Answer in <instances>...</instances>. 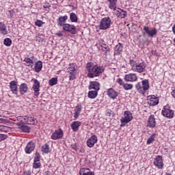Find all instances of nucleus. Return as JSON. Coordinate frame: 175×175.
<instances>
[{
  "instance_id": "nucleus-7",
  "label": "nucleus",
  "mask_w": 175,
  "mask_h": 175,
  "mask_svg": "<svg viewBox=\"0 0 175 175\" xmlns=\"http://www.w3.org/2000/svg\"><path fill=\"white\" fill-rule=\"evenodd\" d=\"M63 137L64 132L62 131V129H59L52 133L51 139H52V140H59V139H62Z\"/></svg>"
},
{
  "instance_id": "nucleus-46",
  "label": "nucleus",
  "mask_w": 175,
  "mask_h": 175,
  "mask_svg": "<svg viewBox=\"0 0 175 175\" xmlns=\"http://www.w3.org/2000/svg\"><path fill=\"white\" fill-rule=\"evenodd\" d=\"M16 125L19 126V129L23 128V126H24V122H23V120H21V122H18Z\"/></svg>"
},
{
  "instance_id": "nucleus-31",
  "label": "nucleus",
  "mask_w": 175,
  "mask_h": 175,
  "mask_svg": "<svg viewBox=\"0 0 175 175\" xmlns=\"http://www.w3.org/2000/svg\"><path fill=\"white\" fill-rule=\"evenodd\" d=\"M109 5V9H111V10H116V8H117V0H107Z\"/></svg>"
},
{
  "instance_id": "nucleus-25",
  "label": "nucleus",
  "mask_w": 175,
  "mask_h": 175,
  "mask_svg": "<svg viewBox=\"0 0 175 175\" xmlns=\"http://www.w3.org/2000/svg\"><path fill=\"white\" fill-rule=\"evenodd\" d=\"M107 95L111 98V99H116L117 96H118V93H117L114 89L110 88L107 91Z\"/></svg>"
},
{
  "instance_id": "nucleus-10",
  "label": "nucleus",
  "mask_w": 175,
  "mask_h": 175,
  "mask_svg": "<svg viewBox=\"0 0 175 175\" xmlns=\"http://www.w3.org/2000/svg\"><path fill=\"white\" fill-rule=\"evenodd\" d=\"M33 91H34V95L39 96V91H40V82L38 79H33Z\"/></svg>"
},
{
  "instance_id": "nucleus-29",
  "label": "nucleus",
  "mask_w": 175,
  "mask_h": 175,
  "mask_svg": "<svg viewBox=\"0 0 175 175\" xmlns=\"http://www.w3.org/2000/svg\"><path fill=\"white\" fill-rule=\"evenodd\" d=\"M42 68H43V64L41 61H38L34 66L35 72L39 73L42 70Z\"/></svg>"
},
{
  "instance_id": "nucleus-26",
  "label": "nucleus",
  "mask_w": 175,
  "mask_h": 175,
  "mask_svg": "<svg viewBox=\"0 0 175 175\" xmlns=\"http://www.w3.org/2000/svg\"><path fill=\"white\" fill-rule=\"evenodd\" d=\"M79 174L80 175H95L94 172L90 171V169L86 167L81 168L79 171Z\"/></svg>"
},
{
  "instance_id": "nucleus-17",
  "label": "nucleus",
  "mask_w": 175,
  "mask_h": 175,
  "mask_svg": "<svg viewBox=\"0 0 175 175\" xmlns=\"http://www.w3.org/2000/svg\"><path fill=\"white\" fill-rule=\"evenodd\" d=\"M144 31H145L147 35H148V36H150V38H152L153 36H154V35H157L158 32L157 29L154 28L153 29L150 30V28L146 26L144 27Z\"/></svg>"
},
{
  "instance_id": "nucleus-47",
  "label": "nucleus",
  "mask_w": 175,
  "mask_h": 175,
  "mask_svg": "<svg viewBox=\"0 0 175 175\" xmlns=\"http://www.w3.org/2000/svg\"><path fill=\"white\" fill-rule=\"evenodd\" d=\"M118 84H120V85H122V87L124 86V84H125V83H124V81H122V79H118Z\"/></svg>"
},
{
  "instance_id": "nucleus-16",
  "label": "nucleus",
  "mask_w": 175,
  "mask_h": 175,
  "mask_svg": "<svg viewBox=\"0 0 175 175\" xmlns=\"http://www.w3.org/2000/svg\"><path fill=\"white\" fill-rule=\"evenodd\" d=\"M10 90L12 91V94L17 95V94L18 92V89L17 87V82H16V81H12L10 83Z\"/></svg>"
},
{
  "instance_id": "nucleus-24",
  "label": "nucleus",
  "mask_w": 175,
  "mask_h": 175,
  "mask_svg": "<svg viewBox=\"0 0 175 175\" xmlns=\"http://www.w3.org/2000/svg\"><path fill=\"white\" fill-rule=\"evenodd\" d=\"M28 91V85H27V83H22L21 84V85L19 86V92L21 94V95H24V94H27Z\"/></svg>"
},
{
  "instance_id": "nucleus-13",
  "label": "nucleus",
  "mask_w": 175,
  "mask_h": 175,
  "mask_svg": "<svg viewBox=\"0 0 175 175\" xmlns=\"http://www.w3.org/2000/svg\"><path fill=\"white\" fill-rule=\"evenodd\" d=\"M98 143V137L96 135H92L90 138L87 140V146L92 148L95 144Z\"/></svg>"
},
{
  "instance_id": "nucleus-1",
  "label": "nucleus",
  "mask_w": 175,
  "mask_h": 175,
  "mask_svg": "<svg viewBox=\"0 0 175 175\" xmlns=\"http://www.w3.org/2000/svg\"><path fill=\"white\" fill-rule=\"evenodd\" d=\"M86 68L88 71V77H89L90 79L98 77L99 75L105 72V68H103V66H98L96 65H94V64L91 62L86 64Z\"/></svg>"
},
{
  "instance_id": "nucleus-4",
  "label": "nucleus",
  "mask_w": 175,
  "mask_h": 175,
  "mask_svg": "<svg viewBox=\"0 0 175 175\" xmlns=\"http://www.w3.org/2000/svg\"><path fill=\"white\" fill-rule=\"evenodd\" d=\"M133 120V116H132V113L129 111H126L124 113V117L121 118L120 119V126L122 128V126H125L126 124H129V122H131Z\"/></svg>"
},
{
  "instance_id": "nucleus-30",
  "label": "nucleus",
  "mask_w": 175,
  "mask_h": 175,
  "mask_svg": "<svg viewBox=\"0 0 175 175\" xmlns=\"http://www.w3.org/2000/svg\"><path fill=\"white\" fill-rule=\"evenodd\" d=\"M81 105H77L75 109L74 113V118H77L79 116H80V113H81Z\"/></svg>"
},
{
  "instance_id": "nucleus-28",
  "label": "nucleus",
  "mask_w": 175,
  "mask_h": 175,
  "mask_svg": "<svg viewBox=\"0 0 175 175\" xmlns=\"http://www.w3.org/2000/svg\"><path fill=\"white\" fill-rule=\"evenodd\" d=\"M81 125V122L79 121L73 122L71 124V128L74 132H77L79 131V127Z\"/></svg>"
},
{
  "instance_id": "nucleus-14",
  "label": "nucleus",
  "mask_w": 175,
  "mask_h": 175,
  "mask_svg": "<svg viewBox=\"0 0 175 175\" xmlns=\"http://www.w3.org/2000/svg\"><path fill=\"white\" fill-rule=\"evenodd\" d=\"M122 49H124V45L119 42L114 48L113 55H121L122 54Z\"/></svg>"
},
{
  "instance_id": "nucleus-9",
  "label": "nucleus",
  "mask_w": 175,
  "mask_h": 175,
  "mask_svg": "<svg viewBox=\"0 0 175 175\" xmlns=\"http://www.w3.org/2000/svg\"><path fill=\"white\" fill-rule=\"evenodd\" d=\"M148 103L150 106H157L159 103V98L155 96V95H150L148 96L147 98Z\"/></svg>"
},
{
  "instance_id": "nucleus-34",
  "label": "nucleus",
  "mask_w": 175,
  "mask_h": 175,
  "mask_svg": "<svg viewBox=\"0 0 175 175\" xmlns=\"http://www.w3.org/2000/svg\"><path fill=\"white\" fill-rule=\"evenodd\" d=\"M23 61L27 64V66H29L30 68L33 67V60L31 59V58L25 57Z\"/></svg>"
},
{
  "instance_id": "nucleus-41",
  "label": "nucleus",
  "mask_w": 175,
  "mask_h": 175,
  "mask_svg": "<svg viewBox=\"0 0 175 175\" xmlns=\"http://www.w3.org/2000/svg\"><path fill=\"white\" fill-rule=\"evenodd\" d=\"M155 140V135H152L147 140V144H151Z\"/></svg>"
},
{
  "instance_id": "nucleus-12",
  "label": "nucleus",
  "mask_w": 175,
  "mask_h": 175,
  "mask_svg": "<svg viewBox=\"0 0 175 175\" xmlns=\"http://www.w3.org/2000/svg\"><path fill=\"white\" fill-rule=\"evenodd\" d=\"M154 165L157 166L158 169H163V161L162 157L157 156L154 160Z\"/></svg>"
},
{
  "instance_id": "nucleus-8",
  "label": "nucleus",
  "mask_w": 175,
  "mask_h": 175,
  "mask_svg": "<svg viewBox=\"0 0 175 175\" xmlns=\"http://www.w3.org/2000/svg\"><path fill=\"white\" fill-rule=\"evenodd\" d=\"M64 31H66V32H69L70 33H72V35H75L77 33V31L76 29V27L73 25H70L68 23H66L63 26Z\"/></svg>"
},
{
  "instance_id": "nucleus-50",
  "label": "nucleus",
  "mask_w": 175,
  "mask_h": 175,
  "mask_svg": "<svg viewBox=\"0 0 175 175\" xmlns=\"http://www.w3.org/2000/svg\"><path fill=\"white\" fill-rule=\"evenodd\" d=\"M171 95L173 96V98H175V89L172 91Z\"/></svg>"
},
{
  "instance_id": "nucleus-53",
  "label": "nucleus",
  "mask_w": 175,
  "mask_h": 175,
  "mask_svg": "<svg viewBox=\"0 0 175 175\" xmlns=\"http://www.w3.org/2000/svg\"><path fill=\"white\" fill-rule=\"evenodd\" d=\"M165 175H172V174L166 173Z\"/></svg>"
},
{
  "instance_id": "nucleus-23",
  "label": "nucleus",
  "mask_w": 175,
  "mask_h": 175,
  "mask_svg": "<svg viewBox=\"0 0 175 175\" xmlns=\"http://www.w3.org/2000/svg\"><path fill=\"white\" fill-rule=\"evenodd\" d=\"M68 20V16H61L57 19V25H59L60 27H64L65 25V23H66V21Z\"/></svg>"
},
{
  "instance_id": "nucleus-11",
  "label": "nucleus",
  "mask_w": 175,
  "mask_h": 175,
  "mask_svg": "<svg viewBox=\"0 0 175 175\" xmlns=\"http://www.w3.org/2000/svg\"><path fill=\"white\" fill-rule=\"evenodd\" d=\"M162 115L167 118H173L174 111L167 108H163L161 111Z\"/></svg>"
},
{
  "instance_id": "nucleus-40",
  "label": "nucleus",
  "mask_w": 175,
  "mask_h": 175,
  "mask_svg": "<svg viewBox=\"0 0 175 175\" xmlns=\"http://www.w3.org/2000/svg\"><path fill=\"white\" fill-rule=\"evenodd\" d=\"M20 129L22 131V132L29 133V131L31 129L29 128V126L24 124L23 126L20 127Z\"/></svg>"
},
{
  "instance_id": "nucleus-5",
  "label": "nucleus",
  "mask_w": 175,
  "mask_h": 175,
  "mask_svg": "<svg viewBox=\"0 0 175 175\" xmlns=\"http://www.w3.org/2000/svg\"><path fill=\"white\" fill-rule=\"evenodd\" d=\"M77 72V65L75 63L69 64V67L67 68V73H69V80H75L76 79V73Z\"/></svg>"
},
{
  "instance_id": "nucleus-52",
  "label": "nucleus",
  "mask_w": 175,
  "mask_h": 175,
  "mask_svg": "<svg viewBox=\"0 0 175 175\" xmlns=\"http://www.w3.org/2000/svg\"><path fill=\"white\" fill-rule=\"evenodd\" d=\"M44 175H50L49 171H46L44 173Z\"/></svg>"
},
{
  "instance_id": "nucleus-36",
  "label": "nucleus",
  "mask_w": 175,
  "mask_h": 175,
  "mask_svg": "<svg viewBox=\"0 0 175 175\" xmlns=\"http://www.w3.org/2000/svg\"><path fill=\"white\" fill-rule=\"evenodd\" d=\"M42 151L45 154H49V152H50V146H49L47 144H44L42 148Z\"/></svg>"
},
{
  "instance_id": "nucleus-48",
  "label": "nucleus",
  "mask_w": 175,
  "mask_h": 175,
  "mask_svg": "<svg viewBox=\"0 0 175 175\" xmlns=\"http://www.w3.org/2000/svg\"><path fill=\"white\" fill-rule=\"evenodd\" d=\"M50 6H51V5H50V3H45L44 4V5H43V8H44L45 9H47V8H50Z\"/></svg>"
},
{
  "instance_id": "nucleus-2",
  "label": "nucleus",
  "mask_w": 175,
  "mask_h": 175,
  "mask_svg": "<svg viewBox=\"0 0 175 175\" xmlns=\"http://www.w3.org/2000/svg\"><path fill=\"white\" fill-rule=\"evenodd\" d=\"M135 88L139 94H145L146 92L150 88V83H148V79H144L142 83L138 82L135 85Z\"/></svg>"
},
{
  "instance_id": "nucleus-44",
  "label": "nucleus",
  "mask_w": 175,
  "mask_h": 175,
  "mask_svg": "<svg viewBox=\"0 0 175 175\" xmlns=\"http://www.w3.org/2000/svg\"><path fill=\"white\" fill-rule=\"evenodd\" d=\"M35 24L36 27H42L43 25V22L40 20H36Z\"/></svg>"
},
{
  "instance_id": "nucleus-18",
  "label": "nucleus",
  "mask_w": 175,
  "mask_h": 175,
  "mask_svg": "<svg viewBox=\"0 0 175 175\" xmlns=\"http://www.w3.org/2000/svg\"><path fill=\"white\" fill-rule=\"evenodd\" d=\"M23 120L29 125H35L36 124H38V120L33 117L25 116Z\"/></svg>"
},
{
  "instance_id": "nucleus-3",
  "label": "nucleus",
  "mask_w": 175,
  "mask_h": 175,
  "mask_svg": "<svg viewBox=\"0 0 175 175\" xmlns=\"http://www.w3.org/2000/svg\"><path fill=\"white\" fill-rule=\"evenodd\" d=\"M131 69L133 72H137L138 73H143L146 69V63H135V61L133 60L131 63Z\"/></svg>"
},
{
  "instance_id": "nucleus-6",
  "label": "nucleus",
  "mask_w": 175,
  "mask_h": 175,
  "mask_svg": "<svg viewBox=\"0 0 175 175\" xmlns=\"http://www.w3.org/2000/svg\"><path fill=\"white\" fill-rule=\"evenodd\" d=\"M111 25V19L110 17H104L101 19L99 25L100 29L105 31V29H109Z\"/></svg>"
},
{
  "instance_id": "nucleus-22",
  "label": "nucleus",
  "mask_w": 175,
  "mask_h": 175,
  "mask_svg": "<svg viewBox=\"0 0 175 175\" xmlns=\"http://www.w3.org/2000/svg\"><path fill=\"white\" fill-rule=\"evenodd\" d=\"M115 14L117 17H119V18H125L127 13L124 10L118 8V10L115 11Z\"/></svg>"
},
{
  "instance_id": "nucleus-39",
  "label": "nucleus",
  "mask_w": 175,
  "mask_h": 175,
  "mask_svg": "<svg viewBox=\"0 0 175 175\" xmlns=\"http://www.w3.org/2000/svg\"><path fill=\"white\" fill-rule=\"evenodd\" d=\"M3 43L5 46H7V47H10V46H12V39L7 38L4 39Z\"/></svg>"
},
{
  "instance_id": "nucleus-45",
  "label": "nucleus",
  "mask_w": 175,
  "mask_h": 175,
  "mask_svg": "<svg viewBox=\"0 0 175 175\" xmlns=\"http://www.w3.org/2000/svg\"><path fill=\"white\" fill-rule=\"evenodd\" d=\"M36 157L34 158V162H40V155L39 153L36 152Z\"/></svg>"
},
{
  "instance_id": "nucleus-37",
  "label": "nucleus",
  "mask_w": 175,
  "mask_h": 175,
  "mask_svg": "<svg viewBox=\"0 0 175 175\" xmlns=\"http://www.w3.org/2000/svg\"><path fill=\"white\" fill-rule=\"evenodd\" d=\"M58 83V79L53 77L51 79H49V85L53 86V85H55V84H57Z\"/></svg>"
},
{
  "instance_id": "nucleus-38",
  "label": "nucleus",
  "mask_w": 175,
  "mask_h": 175,
  "mask_svg": "<svg viewBox=\"0 0 175 175\" xmlns=\"http://www.w3.org/2000/svg\"><path fill=\"white\" fill-rule=\"evenodd\" d=\"M123 88L126 91H129V90H132L133 88V85L131 83H124L123 84Z\"/></svg>"
},
{
  "instance_id": "nucleus-27",
  "label": "nucleus",
  "mask_w": 175,
  "mask_h": 175,
  "mask_svg": "<svg viewBox=\"0 0 175 175\" xmlns=\"http://www.w3.org/2000/svg\"><path fill=\"white\" fill-rule=\"evenodd\" d=\"M102 51L104 52L105 55H109L110 54V47L106 44H102L100 45Z\"/></svg>"
},
{
  "instance_id": "nucleus-32",
  "label": "nucleus",
  "mask_w": 175,
  "mask_h": 175,
  "mask_svg": "<svg viewBox=\"0 0 175 175\" xmlns=\"http://www.w3.org/2000/svg\"><path fill=\"white\" fill-rule=\"evenodd\" d=\"M0 32L3 35H8V29L6 28V25L2 23H0Z\"/></svg>"
},
{
  "instance_id": "nucleus-19",
  "label": "nucleus",
  "mask_w": 175,
  "mask_h": 175,
  "mask_svg": "<svg viewBox=\"0 0 175 175\" xmlns=\"http://www.w3.org/2000/svg\"><path fill=\"white\" fill-rule=\"evenodd\" d=\"M35 150V143L33 142H29L25 149L26 154H31Z\"/></svg>"
},
{
  "instance_id": "nucleus-49",
  "label": "nucleus",
  "mask_w": 175,
  "mask_h": 175,
  "mask_svg": "<svg viewBox=\"0 0 175 175\" xmlns=\"http://www.w3.org/2000/svg\"><path fill=\"white\" fill-rule=\"evenodd\" d=\"M23 175H31V172L29 171L24 172Z\"/></svg>"
},
{
  "instance_id": "nucleus-21",
  "label": "nucleus",
  "mask_w": 175,
  "mask_h": 175,
  "mask_svg": "<svg viewBox=\"0 0 175 175\" xmlns=\"http://www.w3.org/2000/svg\"><path fill=\"white\" fill-rule=\"evenodd\" d=\"M157 122L155 121V118H154V116H150L147 122V126L148 128H155Z\"/></svg>"
},
{
  "instance_id": "nucleus-15",
  "label": "nucleus",
  "mask_w": 175,
  "mask_h": 175,
  "mask_svg": "<svg viewBox=\"0 0 175 175\" xmlns=\"http://www.w3.org/2000/svg\"><path fill=\"white\" fill-rule=\"evenodd\" d=\"M124 80L131 82L137 81V76L133 73L128 74L124 76Z\"/></svg>"
},
{
  "instance_id": "nucleus-51",
  "label": "nucleus",
  "mask_w": 175,
  "mask_h": 175,
  "mask_svg": "<svg viewBox=\"0 0 175 175\" xmlns=\"http://www.w3.org/2000/svg\"><path fill=\"white\" fill-rule=\"evenodd\" d=\"M57 36L59 38H61V37H62L63 34L59 31V32L57 33Z\"/></svg>"
},
{
  "instance_id": "nucleus-20",
  "label": "nucleus",
  "mask_w": 175,
  "mask_h": 175,
  "mask_svg": "<svg viewBox=\"0 0 175 175\" xmlns=\"http://www.w3.org/2000/svg\"><path fill=\"white\" fill-rule=\"evenodd\" d=\"M100 88V84L98 81H91L89 86V90H94L95 91H99Z\"/></svg>"
},
{
  "instance_id": "nucleus-35",
  "label": "nucleus",
  "mask_w": 175,
  "mask_h": 175,
  "mask_svg": "<svg viewBox=\"0 0 175 175\" xmlns=\"http://www.w3.org/2000/svg\"><path fill=\"white\" fill-rule=\"evenodd\" d=\"M70 20L71 23H77V16L76 14L72 12L70 14Z\"/></svg>"
},
{
  "instance_id": "nucleus-33",
  "label": "nucleus",
  "mask_w": 175,
  "mask_h": 175,
  "mask_svg": "<svg viewBox=\"0 0 175 175\" xmlns=\"http://www.w3.org/2000/svg\"><path fill=\"white\" fill-rule=\"evenodd\" d=\"M88 98L90 99H95L96 96H98V91L94 90V91H90L88 94Z\"/></svg>"
},
{
  "instance_id": "nucleus-42",
  "label": "nucleus",
  "mask_w": 175,
  "mask_h": 175,
  "mask_svg": "<svg viewBox=\"0 0 175 175\" xmlns=\"http://www.w3.org/2000/svg\"><path fill=\"white\" fill-rule=\"evenodd\" d=\"M40 161H34V163H33V167L34 169H39V167H40Z\"/></svg>"
},
{
  "instance_id": "nucleus-43",
  "label": "nucleus",
  "mask_w": 175,
  "mask_h": 175,
  "mask_svg": "<svg viewBox=\"0 0 175 175\" xmlns=\"http://www.w3.org/2000/svg\"><path fill=\"white\" fill-rule=\"evenodd\" d=\"M8 139V135L6 134H0V142H3Z\"/></svg>"
}]
</instances>
